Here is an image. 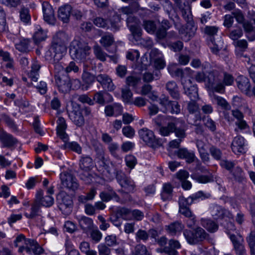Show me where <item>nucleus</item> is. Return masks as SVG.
<instances>
[{"label":"nucleus","mask_w":255,"mask_h":255,"mask_svg":"<svg viewBox=\"0 0 255 255\" xmlns=\"http://www.w3.org/2000/svg\"><path fill=\"white\" fill-rule=\"evenodd\" d=\"M90 49V47L87 43L74 40L70 45V54L73 60L83 63L84 66H88L87 63L91 60L89 57Z\"/></svg>","instance_id":"obj_1"},{"label":"nucleus","mask_w":255,"mask_h":255,"mask_svg":"<svg viewBox=\"0 0 255 255\" xmlns=\"http://www.w3.org/2000/svg\"><path fill=\"white\" fill-rule=\"evenodd\" d=\"M14 245L15 247H18V252L20 255H24V252L29 255H46L43 253V249L36 241L26 239L22 234L16 238Z\"/></svg>","instance_id":"obj_2"},{"label":"nucleus","mask_w":255,"mask_h":255,"mask_svg":"<svg viewBox=\"0 0 255 255\" xmlns=\"http://www.w3.org/2000/svg\"><path fill=\"white\" fill-rule=\"evenodd\" d=\"M187 129V125L182 120L172 117L169 119L167 126L161 127L159 131L162 136H168L170 133L174 132L177 138H184Z\"/></svg>","instance_id":"obj_3"},{"label":"nucleus","mask_w":255,"mask_h":255,"mask_svg":"<svg viewBox=\"0 0 255 255\" xmlns=\"http://www.w3.org/2000/svg\"><path fill=\"white\" fill-rule=\"evenodd\" d=\"M195 79L199 83L205 82L208 91L214 90L218 93H224V86L220 82L217 72H209L206 76L203 72H198Z\"/></svg>","instance_id":"obj_4"},{"label":"nucleus","mask_w":255,"mask_h":255,"mask_svg":"<svg viewBox=\"0 0 255 255\" xmlns=\"http://www.w3.org/2000/svg\"><path fill=\"white\" fill-rule=\"evenodd\" d=\"M65 38V34L62 32H59L54 36L49 51L54 61H60L66 55L67 47L64 42Z\"/></svg>","instance_id":"obj_5"},{"label":"nucleus","mask_w":255,"mask_h":255,"mask_svg":"<svg viewBox=\"0 0 255 255\" xmlns=\"http://www.w3.org/2000/svg\"><path fill=\"white\" fill-rule=\"evenodd\" d=\"M183 234L187 242L190 244L203 240L208 235L205 231L201 227H197L195 230L194 233L185 230L184 231Z\"/></svg>","instance_id":"obj_6"},{"label":"nucleus","mask_w":255,"mask_h":255,"mask_svg":"<svg viewBox=\"0 0 255 255\" xmlns=\"http://www.w3.org/2000/svg\"><path fill=\"white\" fill-rule=\"evenodd\" d=\"M94 23L98 27L111 29L114 31L117 30L121 26L120 18L119 16H114L113 20L110 22L102 17H97L94 19Z\"/></svg>","instance_id":"obj_7"},{"label":"nucleus","mask_w":255,"mask_h":255,"mask_svg":"<svg viewBox=\"0 0 255 255\" xmlns=\"http://www.w3.org/2000/svg\"><path fill=\"white\" fill-rule=\"evenodd\" d=\"M168 71L172 76H177L181 78V81L185 79L190 78L192 75L193 71L188 67L185 68L184 70L178 68L177 67V64L171 63L168 66Z\"/></svg>","instance_id":"obj_8"},{"label":"nucleus","mask_w":255,"mask_h":255,"mask_svg":"<svg viewBox=\"0 0 255 255\" xmlns=\"http://www.w3.org/2000/svg\"><path fill=\"white\" fill-rule=\"evenodd\" d=\"M138 134L140 138L150 146L156 147L160 144L159 140L156 138L153 132L147 128L140 129Z\"/></svg>","instance_id":"obj_9"},{"label":"nucleus","mask_w":255,"mask_h":255,"mask_svg":"<svg viewBox=\"0 0 255 255\" xmlns=\"http://www.w3.org/2000/svg\"><path fill=\"white\" fill-rule=\"evenodd\" d=\"M62 185L67 189L75 191L78 189L79 184L76 178L68 172H63L60 174Z\"/></svg>","instance_id":"obj_10"},{"label":"nucleus","mask_w":255,"mask_h":255,"mask_svg":"<svg viewBox=\"0 0 255 255\" xmlns=\"http://www.w3.org/2000/svg\"><path fill=\"white\" fill-rule=\"evenodd\" d=\"M127 23L133 37L136 41H138L141 34L139 20L132 15H128L127 19Z\"/></svg>","instance_id":"obj_11"},{"label":"nucleus","mask_w":255,"mask_h":255,"mask_svg":"<svg viewBox=\"0 0 255 255\" xmlns=\"http://www.w3.org/2000/svg\"><path fill=\"white\" fill-rule=\"evenodd\" d=\"M160 105L162 107V111L164 113L170 112L172 114H177L180 112V106L177 102H170L168 98L163 96L160 99Z\"/></svg>","instance_id":"obj_12"},{"label":"nucleus","mask_w":255,"mask_h":255,"mask_svg":"<svg viewBox=\"0 0 255 255\" xmlns=\"http://www.w3.org/2000/svg\"><path fill=\"white\" fill-rule=\"evenodd\" d=\"M247 143L245 138L242 136H237L233 140L231 148L236 154H241L247 151Z\"/></svg>","instance_id":"obj_13"},{"label":"nucleus","mask_w":255,"mask_h":255,"mask_svg":"<svg viewBox=\"0 0 255 255\" xmlns=\"http://www.w3.org/2000/svg\"><path fill=\"white\" fill-rule=\"evenodd\" d=\"M185 93L190 98L191 101H196L198 98V88L196 85L192 84L190 79L182 80Z\"/></svg>","instance_id":"obj_14"},{"label":"nucleus","mask_w":255,"mask_h":255,"mask_svg":"<svg viewBox=\"0 0 255 255\" xmlns=\"http://www.w3.org/2000/svg\"><path fill=\"white\" fill-rule=\"evenodd\" d=\"M214 90L208 91L210 100L213 104H215L225 110H229L231 108L229 104L223 97L216 95Z\"/></svg>","instance_id":"obj_15"},{"label":"nucleus","mask_w":255,"mask_h":255,"mask_svg":"<svg viewBox=\"0 0 255 255\" xmlns=\"http://www.w3.org/2000/svg\"><path fill=\"white\" fill-rule=\"evenodd\" d=\"M230 239L234 245L236 254L237 255H246V251L242 244L243 239L242 237L238 235L231 234Z\"/></svg>","instance_id":"obj_16"},{"label":"nucleus","mask_w":255,"mask_h":255,"mask_svg":"<svg viewBox=\"0 0 255 255\" xmlns=\"http://www.w3.org/2000/svg\"><path fill=\"white\" fill-rule=\"evenodd\" d=\"M198 169L202 172H208L207 175H193L192 178L197 182L202 184H206L214 181V176L208 172V170L202 166H198Z\"/></svg>","instance_id":"obj_17"},{"label":"nucleus","mask_w":255,"mask_h":255,"mask_svg":"<svg viewBox=\"0 0 255 255\" xmlns=\"http://www.w3.org/2000/svg\"><path fill=\"white\" fill-rule=\"evenodd\" d=\"M42 10L44 20L49 24H54L55 17L52 6L48 2H44L42 3Z\"/></svg>","instance_id":"obj_18"},{"label":"nucleus","mask_w":255,"mask_h":255,"mask_svg":"<svg viewBox=\"0 0 255 255\" xmlns=\"http://www.w3.org/2000/svg\"><path fill=\"white\" fill-rule=\"evenodd\" d=\"M35 200L42 206L49 207L54 203V198L51 195L43 196V192L41 190H38L35 195Z\"/></svg>","instance_id":"obj_19"},{"label":"nucleus","mask_w":255,"mask_h":255,"mask_svg":"<svg viewBox=\"0 0 255 255\" xmlns=\"http://www.w3.org/2000/svg\"><path fill=\"white\" fill-rule=\"evenodd\" d=\"M57 124L56 129L57 135L63 141H66L68 140V136L65 132L67 125L65 119L62 117H59Z\"/></svg>","instance_id":"obj_20"},{"label":"nucleus","mask_w":255,"mask_h":255,"mask_svg":"<svg viewBox=\"0 0 255 255\" xmlns=\"http://www.w3.org/2000/svg\"><path fill=\"white\" fill-rule=\"evenodd\" d=\"M0 141L2 143V147H10L15 145L17 140L11 135L2 130H0Z\"/></svg>","instance_id":"obj_21"},{"label":"nucleus","mask_w":255,"mask_h":255,"mask_svg":"<svg viewBox=\"0 0 255 255\" xmlns=\"http://www.w3.org/2000/svg\"><path fill=\"white\" fill-rule=\"evenodd\" d=\"M96 79L101 83L104 88L110 91L114 90L115 86L111 79L107 75L100 74L97 76Z\"/></svg>","instance_id":"obj_22"},{"label":"nucleus","mask_w":255,"mask_h":255,"mask_svg":"<svg viewBox=\"0 0 255 255\" xmlns=\"http://www.w3.org/2000/svg\"><path fill=\"white\" fill-rule=\"evenodd\" d=\"M237 85L239 89L246 94H248L251 87L249 79L244 76H240L237 79Z\"/></svg>","instance_id":"obj_23"},{"label":"nucleus","mask_w":255,"mask_h":255,"mask_svg":"<svg viewBox=\"0 0 255 255\" xmlns=\"http://www.w3.org/2000/svg\"><path fill=\"white\" fill-rule=\"evenodd\" d=\"M40 212V205L35 199L31 205V207L24 213L25 216L29 219H32L39 215Z\"/></svg>","instance_id":"obj_24"},{"label":"nucleus","mask_w":255,"mask_h":255,"mask_svg":"<svg viewBox=\"0 0 255 255\" xmlns=\"http://www.w3.org/2000/svg\"><path fill=\"white\" fill-rule=\"evenodd\" d=\"M200 223L202 226L210 233H215L218 229V225L211 219L202 218Z\"/></svg>","instance_id":"obj_25"},{"label":"nucleus","mask_w":255,"mask_h":255,"mask_svg":"<svg viewBox=\"0 0 255 255\" xmlns=\"http://www.w3.org/2000/svg\"><path fill=\"white\" fill-rule=\"evenodd\" d=\"M72 11V7L70 5L66 4L61 6L58 10V17L64 22L68 21Z\"/></svg>","instance_id":"obj_26"},{"label":"nucleus","mask_w":255,"mask_h":255,"mask_svg":"<svg viewBox=\"0 0 255 255\" xmlns=\"http://www.w3.org/2000/svg\"><path fill=\"white\" fill-rule=\"evenodd\" d=\"M55 81L60 91L66 93L69 91L70 85L69 80L67 78L56 76Z\"/></svg>","instance_id":"obj_27"},{"label":"nucleus","mask_w":255,"mask_h":255,"mask_svg":"<svg viewBox=\"0 0 255 255\" xmlns=\"http://www.w3.org/2000/svg\"><path fill=\"white\" fill-rule=\"evenodd\" d=\"M117 180L120 185L127 191L130 192L133 190L134 184L130 179L125 176H118Z\"/></svg>","instance_id":"obj_28"},{"label":"nucleus","mask_w":255,"mask_h":255,"mask_svg":"<svg viewBox=\"0 0 255 255\" xmlns=\"http://www.w3.org/2000/svg\"><path fill=\"white\" fill-rule=\"evenodd\" d=\"M69 116L71 120L77 126H82L84 123V119L80 110L71 112Z\"/></svg>","instance_id":"obj_29"},{"label":"nucleus","mask_w":255,"mask_h":255,"mask_svg":"<svg viewBox=\"0 0 255 255\" xmlns=\"http://www.w3.org/2000/svg\"><path fill=\"white\" fill-rule=\"evenodd\" d=\"M184 225L180 222H175L166 226V230L171 235L180 233L184 229Z\"/></svg>","instance_id":"obj_30"},{"label":"nucleus","mask_w":255,"mask_h":255,"mask_svg":"<svg viewBox=\"0 0 255 255\" xmlns=\"http://www.w3.org/2000/svg\"><path fill=\"white\" fill-rule=\"evenodd\" d=\"M30 41L28 39L21 38L15 43V47L20 52L27 53L29 51Z\"/></svg>","instance_id":"obj_31"},{"label":"nucleus","mask_w":255,"mask_h":255,"mask_svg":"<svg viewBox=\"0 0 255 255\" xmlns=\"http://www.w3.org/2000/svg\"><path fill=\"white\" fill-rule=\"evenodd\" d=\"M178 157L185 159L188 163L193 162L196 158L194 153L189 152L186 148H180L177 151Z\"/></svg>","instance_id":"obj_32"},{"label":"nucleus","mask_w":255,"mask_h":255,"mask_svg":"<svg viewBox=\"0 0 255 255\" xmlns=\"http://www.w3.org/2000/svg\"><path fill=\"white\" fill-rule=\"evenodd\" d=\"M82 79L83 81L85 83V84H83L81 86V88L83 90H87L89 88L90 86L95 81V76L90 74V73L86 72L85 70L82 74Z\"/></svg>","instance_id":"obj_33"},{"label":"nucleus","mask_w":255,"mask_h":255,"mask_svg":"<svg viewBox=\"0 0 255 255\" xmlns=\"http://www.w3.org/2000/svg\"><path fill=\"white\" fill-rule=\"evenodd\" d=\"M77 220L80 226L84 231L91 229L93 225V220L89 217L79 216L77 217Z\"/></svg>","instance_id":"obj_34"},{"label":"nucleus","mask_w":255,"mask_h":255,"mask_svg":"<svg viewBox=\"0 0 255 255\" xmlns=\"http://www.w3.org/2000/svg\"><path fill=\"white\" fill-rule=\"evenodd\" d=\"M46 38V31L43 30L40 26L36 25L35 26V31L33 36V39L34 42L36 44L45 40Z\"/></svg>","instance_id":"obj_35"},{"label":"nucleus","mask_w":255,"mask_h":255,"mask_svg":"<svg viewBox=\"0 0 255 255\" xmlns=\"http://www.w3.org/2000/svg\"><path fill=\"white\" fill-rule=\"evenodd\" d=\"M223 40L220 38L217 41L211 38V41L209 43V46L213 53L217 54L223 48Z\"/></svg>","instance_id":"obj_36"},{"label":"nucleus","mask_w":255,"mask_h":255,"mask_svg":"<svg viewBox=\"0 0 255 255\" xmlns=\"http://www.w3.org/2000/svg\"><path fill=\"white\" fill-rule=\"evenodd\" d=\"M93 165L92 158L89 156H85L81 158L80 162V167L84 171H88Z\"/></svg>","instance_id":"obj_37"},{"label":"nucleus","mask_w":255,"mask_h":255,"mask_svg":"<svg viewBox=\"0 0 255 255\" xmlns=\"http://www.w3.org/2000/svg\"><path fill=\"white\" fill-rule=\"evenodd\" d=\"M40 69L39 64L36 62H34L31 65V69L28 74L29 77L32 81L36 82L39 78V70Z\"/></svg>","instance_id":"obj_38"},{"label":"nucleus","mask_w":255,"mask_h":255,"mask_svg":"<svg viewBox=\"0 0 255 255\" xmlns=\"http://www.w3.org/2000/svg\"><path fill=\"white\" fill-rule=\"evenodd\" d=\"M114 42V37L111 34H106L103 35L100 40V43L107 51H109V47L111 46Z\"/></svg>","instance_id":"obj_39"},{"label":"nucleus","mask_w":255,"mask_h":255,"mask_svg":"<svg viewBox=\"0 0 255 255\" xmlns=\"http://www.w3.org/2000/svg\"><path fill=\"white\" fill-rule=\"evenodd\" d=\"M172 193V187L170 184H164L163 185L162 191L161 193V198L165 201L169 199Z\"/></svg>","instance_id":"obj_40"},{"label":"nucleus","mask_w":255,"mask_h":255,"mask_svg":"<svg viewBox=\"0 0 255 255\" xmlns=\"http://www.w3.org/2000/svg\"><path fill=\"white\" fill-rule=\"evenodd\" d=\"M166 89L173 98L175 99L178 98L179 93L177 90L176 84L175 82H168L166 84Z\"/></svg>","instance_id":"obj_41"},{"label":"nucleus","mask_w":255,"mask_h":255,"mask_svg":"<svg viewBox=\"0 0 255 255\" xmlns=\"http://www.w3.org/2000/svg\"><path fill=\"white\" fill-rule=\"evenodd\" d=\"M94 53L96 58L101 61L106 60L108 55L102 50V48L98 45H96L93 47Z\"/></svg>","instance_id":"obj_42"},{"label":"nucleus","mask_w":255,"mask_h":255,"mask_svg":"<svg viewBox=\"0 0 255 255\" xmlns=\"http://www.w3.org/2000/svg\"><path fill=\"white\" fill-rule=\"evenodd\" d=\"M122 97L124 103L131 104L132 93L128 87H126L122 90Z\"/></svg>","instance_id":"obj_43"},{"label":"nucleus","mask_w":255,"mask_h":255,"mask_svg":"<svg viewBox=\"0 0 255 255\" xmlns=\"http://www.w3.org/2000/svg\"><path fill=\"white\" fill-rule=\"evenodd\" d=\"M209 196V194L205 193L202 191H199L190 196V200H191L192 204H193L199 202L200 200H204Z\"/></svg>","instance_id":"obj_44"},{"label":"nucleus","mask_w":255,"mask_h":255,"mask_svg":"<svg viewBox=\"0 0 255 255\" xmlns=\"http://www.w3.org/2000/svg\"><path fill=\"white\" fill-rule=\"evenodd\" d=\"M68 140L64 142V146L65 148L70 149L71 150L80 154L82 152V148L80 145L75 141L68 142Z\"/></svg>","instance_id":"obj_45"},{"label":"nucleus","mask_w":255,"mask_h":255,"mask_svg":"<svg viewBox=\"0 0 255 255\" xmlns=\"http://www.w3.org/2000/svg\"><path fill=\"white\" fill-rule=\"evenodd\" d=\"M131 210L126 208H121L117 210V215L125 220H131Z\"/></svg>","instance_id":"obj_46"},{"label":"nucleus","mask_w":255,"mask_h":255,"mask_svg":"<svg viewBox=\"0 0 255 255\" xmlns=\"http://www.w3.org/2000/svg\"><path fill=\"white\" fill-rule=\"evenodd\" d=\"M143 26L144 29L150 34H153L156 28L155 23L151 20L144 21Z\"/></svg>","instance_id":"obj_47"},{"label":"nucleus","mask_w":255,"mask_h":255,"mask_svg":"<svg viewBox=\"0 0 255 255\" xmlns=\"http://www.w3.org/2000/svg\"><path fill=\"white\" fill-rule=\"evenodd\" d=\"M94 173H89L88 171H84L80 174L81 179L83 180L86 184H91L94 182Z\"/></svg>","instance_id":"obj_48"},{"label":"nucleus","mask_w":255,"mask_h":255,"mask_svg":"<svg viewBox=\"0 0 255 255\" xmlns=\"http://www.w3.org/2000/svg\"><path fill=\"white\" fill-rule=\"evenodd\" d=\"M217 75L219 77V78L220 80V82L224 85V92H225V86H230L233 84L234 83V78L233 76L229 74L225 73L224 74V78L223 80V82H222V79L221 77L219 76L218 74L217 73Z\"/></svg>","instance_id":"obj_49"},{"label":"nucleus","mask_w":255,"mask_h":255,"mask_svg":"<svg viewBox=\"0 0 255 255\" xmlns=\"http://www.w3.org/2000/svg\"><path fill=\"white\" fill-rule=\"evenodd\" d=\"M133 255H150V253L147 250L146 247L143 245H137L133 253Z\"/></svg>","instance_id":"obj_50"},{"label":"nucleus","mask_w":255,"mask_h":255,"mask_svg":"<svg viewBox=\"0 0 255 255\" xmlns=\"http://www.w3.org/2000/svg\"><path fill=\"white\" fill-rule=\"evenodd\" d=\"M140 82V78L134 76H128L126 79V83L129 87L134 88Z\"/></svg>","instance_id":"obj_51"},{"label":"nucleus","mask_w":255,"mask_h":255,"mask_svg":"<svg viewBox=\"0 0 255 255\" xmlns=\"http://www.w3.org/2000/svg\"><path fill=\"white\" fill-rule=\"evenodd\" d=\"M248 242L250 248L251 255H255V233H251L248 239Z\"/></svg>","instance_id":"obj_52"},{"label":"nucleus","mask_w":255,"mask_h":255,"mask_svg":"<svg viewBox=\"0 0 255 255\" xmlns=\"http://www.w3.org/2000/svg\"><path fill=\"white\" fill-rule=\"evenodd\" d=\"M53 65L54 67V70L56 73L55 77L56 76H60L61 75L65 72V69H64L61 63L59 61H54Z\"/></svg>","instance_id":"obj_53"},{"label":"nucleus","mask_w":255,"mask_h":255,"mask_svg":"<svg viewBox=\"0 0 255 255\" xmlns=\"http://www.w3.org/2000/svg\"><path fill=\"white\" fill-rule=\"evenodd\" d=\"M140 56L139 52L138 50L134 49H130L129 50L126 55V57L127 59L130 60L131 61H133L135 59H137L139 58Z\"/></svg>","instance_id":"obj_54"},{"label":"nucleus","mask_w":255,"mask_h":255,"mask_svg":"<svg viewBox=\"0 0 255 255\" xmlns=\"http://www.w3.org/2000/svg\"><path fill=\"white\" fill-rule=\"evenodd\" d=\"M96 194V190L95 189H92L86 196H80L79 197V200L82 202H84L88 200H92L94 198Z\"/></svg>","instance_id":"obj_55"},{"label":"nucleus","mask_w":255,"mask_h":255,"mask_svg":"<svg viewBox=\"0 0 255 255\" xmlns=\"http://www.w3.org/2000/svg\"><path fill=\"white\" fill-rule=\"evenodd\" d=\"M135 236L137 241H145L148 239L149 234L145 231L140 229L136 232Z\"/></svg>","instance_id":"obj_56"},{"label":"nucleus","mask_w":255,"mask_h":255,"mask_svg":"<svg viewBox=\"0 0 255 255\" xmlns=\"http://www.w3.org/2000/svg\"><path fill=\"white\" fill-rule=\"evenodd\" d=\"M125 161L127 165L130 168H133L137 162L136 158L132 155H127Z\"/></svg>","instance_id":"obj_57"},{"label":"nucleus","mask_w":255,"mask_h":255,"mask_svg":"<svg viewBox=\"0 0 255 255\" xmlns=\"http://www.w3.org/2000/svg\"><path fill=\"white\" fill-rule=\"evenodd\" d=\"M167 247H169L170 250H174L176 252L175 255H177L178 252L176 251V250L181 248V245L178 241L171 239L169 241L168 246Z\"/></svg>","instance_id":"obj_58"},{"label":"nucleus","mask_w":255,"mask_h":255,"mask_svg":"<svg viewBox=\"0 0 255 255\" xmlns=\"http://www.w3.org/2000/svg\"><path fill=\"white\" fill-rule=\"evenodd\" d=\"M210 152L214 158L219 160L222 156V152L220 149L212 146L210 148Z\"/></svg>","instance_id":"obj_59"},{"label":"nucleus","mask_w":255,"mask_h":255,"mask_svg":"<svg viewBox=\"0 0 255 255\" xmlns=\"http://www.w3.org/2000/svg\"><path fill=\"white\" fill-rule=\"evenodd\" d=\"M132 220H135L136 221H141L144 218V213L141 211L135 209L131 210Z\"/></svg>","instance_id":"obj_60"},{"label":"nucleus","mask_w":255,"mask_h":255,"mask_svg":"<svg viewBox=\"0 0 255 255\" xmlns=\"http://www.w3.org/2000/svg\"><path fill=\"white\" fill-rule=\"evenodd\" d=\"M92 100L100 104L104 105L105 104V93L102 91L97 92Z\"/></svg>","instance_id":"obj_61"},{"label":"nucleus","mask_w":255,"mask_h":255,"mask_svg":"<svg viewBox=\"0 0 255 255\" xmlns=\"http://www.w3.org/2000/svg\"><path fill=\"white\" fill-rule=\"evenodd\" d=\"M105 242L108 246L113 247L118 244L116 235H111L105 238Z\"/></svg>","instance_id":"obj_62"},{"label":"nucleus","mask_w":255,"mask_h":255,"mask_svg":"<svg viewBox=\"0 0 255 255\" xmlns=\"http://www.w3.org/2000/svg\"><path fill=\"white\" fill-rule=\"evenodd\" d=\"M232 13L238 23H243L244 21V16L241 10L236 9L233 11Z\"/></svg>","instance_id":"obj_63"},{"label":"nucleus","mask_w":255,"mask_h":255,"mask_svg":"<svg viewBox=\"0 0 255 255\" xmlns=\"http://www.w3.org/2000/svg\"><path fill=\"white\" fill-rule=\"evenodd\" d=\"M99 255H110V249L104 244H100L98 246Z\"/></svg>","instance_id":"obj_64"}]
</instances>
